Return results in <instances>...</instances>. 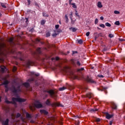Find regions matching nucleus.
Instances as JSON below:
<instances>
[{"label": "nucleus", "instance_id": "nucleus-44", "mask_svg": "<svg viewBox=\"0 0 125 125\" xmlns=\"http://www.w3.org/2000/svg\"><path fill=\"white\" fill-rule=\"evenodd\" d=\"M98 23V19H96L95 20V24H97Z\"/></svg>", "mask_w": 125, "mask_h": 125}, {"label": "nucleus", "instance_id": "nucleus-58", "mask_svg": "<svg viewBox=\"0 0 125 125\" xmlns=\"http://www.w3.org/2000/svg\"><path fill=\"white\" fill-rule=\"evenodd\" d=\"M98 90H99V91H103V90H102L101 89H100L99 88H98Z\"/></svg>", "mask_w": 125, "mask_h": 125}, {"label": "nucleus", "instance_id": "nucleus-16", "mask_svg": "<svg viewBox=\"0 0 125 125\" xmlns=\"http://www.w3.org/2000/svg\"><path fill=\"white\" fill-rule=\"evenodd\" d=\"M26 116L27 119H32V116L31 114H29L28 112L26 113Z\"/></svg>", "mask_w": 125, "mask_h": 125}, {"label": "nucleus", "instance_id": "nucleus-12", "mask_svg": "<svg viewBox=\"0 0 125 125\" xmlns=\"http://www.w3.org/2000/svg\"><path fill=\"white\" fill-rule=\"evenodd\" d=\"M23 85H24V86H25L27 88H28V87H30V83H23Z\"/></svg>", "mask_w": 125, "mask_h": 125}, {"label": "nucleus", "instance_id": "nucleus-42", "mask_svg": "<svg viewBox=\"0 0 125 125\" xmlns=\"http://www.w3.org/2000/svg\"><path fill=\"white\" fill-rule=\"evenodd\" d=\"M46 37H50V33L49 32H47L46 34Z\"/></svg>", "mask_w": 125, "mask_h": 125}, {"label": "nucleus", "instance_id": "nucleus-59", "mask_svg": "<svg viewBox=\"0 0 125 125\" xmlns=\"http://www.w3.org/2000/svg\"><path fill=\"white\" fill-rule=\"evenodd\" d=\"M100 19L101 20H104V18L103 17H101Z\"/></svg>", "mask_w": 125, "mask_h": 125}, {"label": "nucleus", "instance_id": "nucleus-31", "mask_svg": "<svg viewBox=\"0 0 125 125\" xmlns=\"http://www.w3.org/2000/svg\"><path fill=\"white\" fill-rule=\"evenodd\" d=\"M20 117H21V114L18 113L17 114V115L16 116V118H20Z\"/></svg>", "mask_w": 125, "mask_h": 125}, {"label": "nucleus", "instance_id": "nucleus-63", "mask_svg": "<svg viewBox=\"0 0 125 125\" xmlns=\"http://www.w3.org/2000/svg\"><path fill=\"white\" fill-rule=\"evenodd\" d=\"M56 60L58 61L59 60V58L58 57L56 58Z\"/></svg>", "mask_w": 125, "mask_h": 125}, {"label": "nucleus", "instance_id": "nucleus-23", "mask_svg": "<svg viewBox=\"0 0 125 125\" xmlns=\"http://www.w3.org/2000/svg\"><path fill=\"white\" fill-rule=\"evenodd\" d=\"M41 25L43 26V25H44V24H45V20H43L41 21Z\"/></svg>", "mask_w": 125, "mask_h": 125}, {"label": "nucleus", "instance_id": "nucleus-54", "mask_svg": "<svg viewBox=\"0 0 125 125\" xmlns=\"http://www.w3.org/2000/svg\"><path fill=\"white\" fill-rule=\"evenodd\" d=\"M59 28V25H55V29H58Z\"/></svg>", "mask_w": 125, "mask_h": 125}, {"label": "nucleus", "instance_id": "nucleus-4", "mask_svg": "<svg viewBox=\"0 0 125 125\" xmlns=\"http://www.w3.org/2000/svg\"><path fill=\"white\" fill-rule=\"evenodd\" d=\"M86 81L90 83H96V82L94 81V80H93L89 76H87L86 78Z\"/></svg>", "mask_w": 125, "mask_h": 125}, {"label": "nucleus", "instance_id": "nucleus-41", "mask_svg": "<svg viewBox=\"0 0 125 125\" xmlns=\"http://www.w3.org/2000/svg\"><path fill=\"white\" fill-rule=\"evenodd\" d=\"M27 0V3H28V6H29V5H30V4H31V0Z\"/></svg>", "mask_w": 125, "mask_h": 125}, {"label": "nucleus", "instance_id": "nucleus-7", "mask_svg": "<svg viewBox=\"0 0 125 125\" xmlns=\"http://www.w3.org/2000/svg\"><path fill=\"white\" fill-rule=\"evenodd\" d=\"M9 123V119H6V120L2 121V125H8Z\"/></svg>", "mask_w": 125, "mask_h": 125}, {"label": "nucleus", "instance_id": "nucleus-2", "mask_svg": "<svg viewBox=\"0 0 125 125\" xmlns=\"http://www.w3.org/2000/svg\"><path fill=\"white\" fill-rule=\"evenodd\" d=\"M45 92H47V93H49L50 94L51 97L52 98H54L55 100H56V97H57V95L55 94V92L53 90H45Z\"/></svg>", "mask_w": 125, "mask_h": 125}, {"label": "nucleus", "instance_id": "nucleus-45", "mask_svg": "<svg viewBox=\"0 0 125 125\" xmlns=\"http://www.w3.org/2000/svg\"><path fill=\"white\" fill-rule=\"evenodd\" d=\"M76 53H78V51H73L72 52V55H74V54H76Z\"/></svg>", "mask_w": 125, "mask_h": 125}, {"label": "nucleus", "instance_id": "nucleus-62", "mask_svg": "<svg viewBox=\"0 0 125 125\" xmlns=\"http://www.w3.org/2000/svg\"><path fill=\"white\" fill-rule=\"evenodd\" d=\"M28 18H26V20H25L26 23H27V22H28Z\"/></svg>", "mask_w": 125, "mask_h": 125}, {"label": "nucleus", "instance_id": "nucleus-13", "mask_svg": "<svg viewBox=\"0 0 125 125\" xmlns=\"http://www.w3.org/2000/svg\"><path fill=\"white\" fill-rule=\"evenodd\" d=\"M45 104L46 105H47V106H50V105H51V103H50V101H49V99H47L46 101Z\"/></svg>", "mask_w": 125, "mask_h": 125}, {"label": "nucleus", "instance_id": "nucleus-25", "mask_svg": "<svg viewBox=\"0 0 125 125\" xmlns=\"http://www.w3.org/2000/svg\"><path fill=\"white\" fill-rule=\"evenodd\" d=\"M115 25H116L117 26H120V21H115V22L114 23Z\"/></svg>", "mask_w": 125, "mask_h": 125}, {"label": "nucleus", "instance_id": "nucleus-10", "mask_svg": "<svg viewBox=\"0 0 125 125\" xmlns=\"http://www.w3.org/2000/svg\"><path fill=\"white\" fill-rule=\"evenodd\" d=\"M110 103L112 105V109L117 110V104H115L113 102H111Z\"/></svg>", "mask_w": 125, "mask_h": 125}, {"label": "nucleus", "instance_id": "nucleus-6", "mask_svg": "<svg viewBox=\"0 0 125 125\" xmlns=\"http://www.w3.org/2000/svg\"><path fill=\"white\" fill-rule=\"evenodd\" d=\"M35 106L37 109H40V108L42 107V104L40 103V102L37 101V103L35 104Z\"/></svg>", "mask_w": 125, "mask_h": 125}, {"label": "nucleus", "instance_id": "nucleus-27", "mask_svg": "<svg viewBox=\"0 0 125 125\" xmlns=\"http://www.w3.org/2000/svg\"><path fill=\"white\" fill-rule=\"evenodd\" d=\"M71 5H72V7L73 8H77V5H76V4L75 3H72Z\"/></svg>", "mask_w": 125, "mask_h": 125}, {"label": "nucleus", "instance_id": "nucleus-14", "mask_svg": "<svg viewBox=\"0 0 125 125\" xmlns=\"http://www.w3.org/2000/svg\"><path fill=\"white\" fill-rule=\"evenodd\" d=\"M97 111H98V109L97 108H92L90 109L91 113H94V112H97Z\"/></svg>", "mask_w": 125, "mask_h": 125}, {"label": "nucleus", "instance_id": "nucleus-21", "mask_svg": "<svg viewBox=\"0 0 125 125\" xmlns=\"http://www.w3.org/2000/svg\"><path fill=\"white\" fill-rule=\"evenodd\" d=\"M37 52L41 54L42 53V48H38L37 49Z\"/></svg>", "mask_w": 125, "mask_h": 125}, {"label": "nucleus", "instance_id": "nucleus-61", "mask_svg": "<svg viewBox=\"0 0 125 125\" xmlns=\"http://www.w3.org/2000/svg\"><path fill=\"white\" fill-rule=\"evenodd\" d=\"M8 91V88H6L5 89V92H7Z\"/></svg>", "mask_w": 125, "mask_h": 125}, {"label": "nucleus", "instance_id": "nucleus-60", "mask_svg": "<svg viewBox=\"0 0 125 125\" xmlns=\"http://www.w3.org/2000/svg\"><path fill=\"white\" fill-rule=\"evenodd\" d=\"M112 124H113V122L112 121H110L109 122V125H112Z\"/></svg>", "mask_w": 125, "mask_h": 125}, {"label": "nucleus", "instance_id": "nucleus-40", "mask_svg": "<svg viewBox=\"0 0 125 125\" xmlns=\"http://www.w3.org/2000/svg\"><path fill=\"white\" fill-rule=\"evenodd\" d=\"M89 35H90V32H89V31L86 33V37H89Z\"/></svg>", "mask_w": 125, "mask_h": 125}, {"label": "nucleus", "instance_id": "nucleus-3", "mask_svg": "<svg viewBox=\"0 0 125 125\" xmlns=\"http://www.w3.org/2000/svg\"><path fill=\"white\" fill-rule=\"evenodd\" d=\"M11 90L13 93H18V92H20L21 91V90L20 89V86H18L17 89L15 86L13 85L12 86Z\"/></svg>", "mask_w": 125, "mask_h": 125}, {"label": "nucleus", "instance_id": "nucleus-22", "mask_svg": "<svg viewBox=\"0 0 125 125\" xmlns=\"http://www.w3.org/2000/svg\"><path fill=\"white\" fill-rule=\"evenodd\" d=\"M9 83L8 82V81L6 80V81H5L2 84H3L4 85H7V84H8Z\"/></svg>", "mask_w": 125, "mask_h": 125}, {"label": "nucleus", "instance_id": "nucleus-32", "mask_svg": "<svg viewBox=\"0 0 125 125\" xmlns=\"http://www.w3.org/2000/svg\"><path fill=\"white\" fill-rule=\"evenodd\" d=\"M64 18H65L66 22L68 23V20H69V19H68V16H67V15H65Z\"/></svg>", "mask_w": 125, "mask_h": 125}, {"label": "nucleus", "instance_id": "nucleus-30", "mask_svg": "<svg viewBox=\"0 0 125 125\" xmlns=\"http://www.w3.org/2000/svg\"><path fill=\"white\" fill-rule=\"evenodd\" d=\"M105 25L106 26V27H111V24L109 22H106Z\"/></svg>", "mask_w": 125, "mask_h": 125}, {"label": "nucleus", "instance_id": "nucleus-38", "mask_svg": "<svg viewBox=\"0 0 125 125\" xmlns=\"http://www.w3.org/2000/svg\"><path fill=\"white\" fill-rule=\"evenodd\" d=\"M59 105H60V104L58 103H55L54 104V106H59Z\"/></svg>", "mask_w": 125, "mask_h": 125}, {"label": "nucleus", "instance_id": "nucleus-39", "mask_svg": "<svg viewBox=\"0 0 125 125\" xmlns=\"http://www.w3.org/2000/svg\"><path fill=\"white\" fill-rule=\"evenodd\" d=\"M99 26L101 27V28H105V25H104V24H100Z\"/></svg>", "mask_w": 125, "mask_h": 125}, {"label": "nucleus", "instance_id": "nucleus-17", "mask_svg": "<svg viewBox=\"0 0 125 125\" xmlns=\"http://www.w3.org/2000/svg\"><path fill=\"white\" fill-rule=\"evenodd\" d=\"M91 95L92 94L90 93H87L86 95V97H87L88 98H89V99H90V98H91L92 97Z\"/></svg>", "mask_w": 125, "mask_h": 125}, {"label": "nucleus", "instance_id": "nucleus-53", "mask_svg": "<svg viewBox=\"0 0 125 125\" xmlns=\"http://www.w3.org/2000/svg\"><path fill=\"white\" fill-rule=\"evenodd\" d=\"M72 1H73V0H69V3L70 5L72 4Z\"/></svg>", "mask_w": 125, "mask_h": 125}, {"label": "nucleus", "instance_id": "nucleus-19", "mask_svg": "<svg viewBox=\"0 0 125 125\" xmlns=\"http://www.w3.org/2000/svg\"><path fill=\"white\" fill-rule=\"evenodd\" d=\"M67 89V88L66 87L63 86V87H60L59 88V91H63V90H65V89Z\"/></svg>", "mask_w": 125, "mask_h": 125}, {"label": "nucleus", "instance_id": "nucleus-57", "mask_svg": "<svg viewBox=\"0 0 125 125\" xmlns=\"http://www.w3.org/2000/svg\"><path fill=\"white\" fill-rule=\"evenodd\" d=\"M30 31L31 33H32V32H34V29H33V28H32L30 29Z\"/></svg>", "mask_w": 125, "mask_h": 125}, {"label": "nucleus", "instance_id": "nucleus-56", "mask_svg": "<svg viewBox=\"0 0 125 125\" xmlns=\"http://www.w3.org/2000/svg\"><path fill=\"white\" fill-rule=\"evenodd\" d=\"M103 51V52H104V51H107V49L106 48H104Z\"/></svg>", "mask_w": 125, "mask_h": 125}, {"label": "nucleus", "instance_id": "nucleus-5", "mask_svg": "<svg viewBox=\"0 0 125 125\" xmlns=\"http://www.w3.org/2000/svg\"><path fill=\"white\" fill-rule=\"evenodd\" d=\"M34 64L35 63L34 62L28 60L27 61L26 65L27 68H30V66H33Z\"/></svg>", "mask_w": 125, "mask_h": 125}, {"label": "nucleus", "instance_id": "nucleus-28", "mask_svg": "<svg viewBox=\"0 0 125 125\" xmlns=\"http://www.w3.org/2000/svg\"><path fill=\"white\" fill-rule=\"evenodd\" d=\"M42 16H43V17H48L49 15L48 14H45V13H42Z\"/></svg>", "mask_w": 125, "mask_h": 125}, {"label": "nucleus", "instance_id": "nucleus-49", "mask_svg": "<svg viewBox=\"0 0 125 125\" xmlns=\"http://www.w3.org/2000/svg\"><path fill=\"white\" fill-rule=\"evenodd\" d=\"M96 122H100V119H99V118H97L96 119Z\"/></svg>", "mask_w": 125, "mask_h": 125}, {"label": "nucleus", "instance_id": "nucleus-43", "mask_svg": "<svg viewBox=\"0 0 125 125\" xmlns=\"http://www.w3.org/2000/svg\"><path fill=\"white\" fill-rule=\"evenodd\" d=\"M76 64L78 66H81V62H80V61H77Z\"/></svg>", "mask_w": 125, "mask_h": 125}, {"label": "nucleus", "instance_id": "nucleus-20", "mask_svg": "<svg viewBox=\"0 0 125 125\" xmlns=\"http://www.w3.org/2000/svg\"><path fill=\"white\" fill-rule=\"evenodd\" d=\"M35 81V78H31L27 80V82H28L29 83H32V82H34Z\"/></svg>", "mask_w": 125, "mask_h": 125}, {"label": "nucleus", "instance_id": "nucleus-64", "mask_svg": "<svg viewBox=\"0 0 125 125\" xmlns=\"http://www.w3.org/2000/svg\"><path fill=\"white\" fill-rule=\"evenodd\" d=\"M16 70H17L16 67H14V71H16Z\"/></svg>", "mask_w": 125, "mask_h": 125}, {"label": "nucleus", "instance_id": "nucleus-48", "mask_svg": "<svg viewBox=\"0 0 125 125\" xmlns=\"http://www.w3.org/2000/svg\"><path fill=\"white\" fill-rule=\"evenodd\" d=\"M98 37H102V33H100L98 34H97Z\"/></svg>", "mask_w": 125, "mask_h": 125}, {"label": "nucleus", "instance_id": "nucleus-11", "mask_svg": "<svg viewBox=\"0 0 125 125\" xmlns=\"http://www.w3.org/2000/svg\"><path fill=\"white\" fill-rule=\"evenodd\" d=\"M0 5H1V7H2V8H6V6H7V4H6L5 3L1 2Z\"/></svg>", "mask_w": 125, "mask_h": 125}, {"label": "nucleus", "instance_id": "nucleus-9", "mask_svg": "<svg viewBox=\"0 0 125 125\" xmlns=\"http://www.w3.org/2000/svg\"><path fill=\"white\" fill-rule=\"evenodd\" d=\"M40 112L41 114H43V115H47L48 114V112L44 109H41Z\"/></svg>", "mask_w": 125, "mask_h": 125}, {"label": "nucleus", "instance_id": "nucleus-37", "mask_svg": "<svg viewBox=\"0 0 125 125\" xmlns=\"http://www.w3.org/2000/svg\"><path fill=\"white\" fill-rule=\"evenodd\" d=\"M115 14H120V11L115 10L114 11Z\"/></svg>", "mask_w": 125, "mask_h": 125}, {"label": "nucleus", "instance_id": "nucleus-51", "mask_svg": "<svg viewBox=\"0 0 125 125\" xmlns=\"http://www.w3.org/2000/svg\"><path fill=\"white\" fill-rule=\"evenodd\" d=\"M99 37L98 36V35H96L95 37V41H96V40H97V39H98Z\"/></svg>", "mask_w": 125, "mask_h": 125}, {"label": "nucleus", "instance_id": "nucleus-36", "mask_svg": "<svg viewBox=\"0 0 125 125\" xmlns=\"http://www.w3.org/2000/svg\"><path fill=\"white\" fill-rule=\"evenodd\" d=\"M6 113H9V109L8 108H5Z\"/></svg>", "mask_w": 125, "mask_h": 125}, {"label": "nucleus", "instance_id": "nucleus-29", "mask_svg": "<svg viewBox=\"0 0 125 125\" xmlns=\"http://www.w3.org/2000/svg\"><path fill=\"white\" fill-rule=\"evenodd\" d=\"M4 71H5V67H1V71L2 73H4Z\"/></svg>", "mask_w": 125, "mask_h": 125}, {"label": "nucleus", "instance_id": "nucleus-15", "mask_svg": "<svg viewBox=\"0 0 125 125\" xmlns=\"http://www.w3.org/2000/svg\"><path fill=\"white\" fill-rule=\"evenodd\" d=\"M97 6L99 7V8H102V7H103V5H102V4L100 1L98 2Z\"/></svg>", "mask_w": 125, "mask_h": 125}, {"label": "nucleus", "instance_id": "nucleus-34", "mask_svg": "<svg viewBox=\"0 0 125 125\" xmlns=\"http://www.w3.org/2000/svg\"><path fill=\"white\" fill-rule=\"evenodd\" d=\"M34 3H35V6H37V7H38V8H40V6L39 5V3H38V2H34Z\"/></svg>", "mask_w": 125, "mask_h": 125}, {"label": "nucleus", "instance_id": "nucleus-18", "mask_svg": "<svg viewBox=\"0 0 125 125\" xmlns=\"http://www.w3.org/2000/svg\"><path fill=\"white\" fill-rule=\"evenodd\" d=\"M30 75L31 76H36V77H39V76H40V74L38 73V74H35V72H31L30 73Z\"/></svg>", "mask_w": 125, "mask_h": 125}, {"label": "nucleus", "instance_id": "nucleus-35", "mask_svg": "<svg viewBox=\"0 0 125 125\" xmlns=\"http://www.w3.org/2000/svg\"><path fill=\"white\" fill-rule=\"evenodd\" d=\"M108 37H109V38H114V35H113V34H109L108 35Z\"/></svg>", "mask_w": 125, "mask_h": 125}, {"label": "nucleus", "instance_id": "nucleus-1", "mask_svg": "<svg viewBox=\"0 0 125 125\" xmlns=\"http://www.w3.org/2000/svg\"><path fill=\"white\" fill-rule=\"evenodd\" d=\"M27 101V99H22L20 97L15 98L13 97L12 98V101H9L7 100H5V102L7 103V104H13L14 105H17V102H19L20 103H22L23 102H26Z\"/></svg>", "mask_w": 125, "mask_h": 125}, {"label": "nucleus", "instance_id": "nucleus-8", "mask_svg": "<svg viewBox=\"0 0 125 125\" xmlns=\"http://www.w3.org/2000/svg\"><path fill=\"white\" fill-rule=\"evenodd\" d=\"M105 116H106V119H107V120H110V119H111V118H113L114 115H113L112 114V115L109 114L108 113H106Z\"/></svg>", "mask_w": 125, "mask_h": 125}, {"label": "nucleus", "instance_id": "nucleus-50", "mask_svg": "<svg viewBox=\"0 0 125 125\" xmlns=\"http://www.w3.org/2000/svg\"><path fill=\"white\" fill-rule=\"evenodd\" d=\"M98 77H99V78H104V76L102 75H99Z\"/></svg>", "mask_w": 125, "mask_h": 125}, {"label": "nucleus", "instance_id": "nucleus-46", "mask_svg": "<svg viewBox=\"0 0 125 125\" xmlns=\"http://www.w3.org/2000/svg\"><path fill=\"white\" fill-rule=\"evenodd\" d=\"M83 70H84V68L82 67L81 68L79 69L78 71H83Z\"/></svg>", "mask_w": 125, "mask_h": 125}, {"label": "nucleus", "instance_id": "nucleus-55", "mask_svg": "<svg viewBox=\"0 0 125 125\" xmlns=\"http://www.w3.org/2000/svg\"><path fill=\"white\" fill-rule=\"evenodd\" d=\"M76 13H75V15L76 16H78V17H80V15L78 14V11H76Z\"/></svg>", "mask_w": 125, "mask_h": 125}, {"label": "nucleus", "instance_id": "nucleus-24", "mask_svg": "<svg viewBox=\"0 0 125 125\" xmlns=\"http://www.w3.org/2000/svg\"><path fill=\"white\" fill-rule=\"evenodd\" d=\"M78 43H79V44H83V40L80 39L79 40L77 41Z\"/></svg>", "mask_w": 125, "mask_h": 125}, {"label": "nucleus", "instance_id": "nucleus-52", "mask_svg": "<svg viewBox=\"0 0 125 125\" xmlns=\"http://www.w3.org/2000/svg\"><path fill=\"white\" fill-rule=\"evenodd\" d=\"M56 36H57V33H54L52 34V37H56Z\"/></svg>", "mask_w": 125, "mask_h": 125}, {"label": "nucleus", "instance_id": "nucleus-33", "mask_svg": "<svg viewBox=\"0 0 125 125\" xmlns=\"http://www.w3.org/2000/svg\"><path fill=\"white\" fill-rule=\"evenodd\" d=\"M9 42H10V43H13V38H10Z\"/></svg>", "mask_w": 125, "mask_h": 125}, {"label": "nucleus", "instance_id": "nucleus-47", "mask_svg": "<svg viewBox=\"0 0 125 125\" xmlns=\"http://www.w3.org/2000/svg\"><path fill=\"white\" fill-rule=\"evenodd\" d=\"M119 41H120V42H125V40L119 38Z\"/></svg>", "mask_w": 125, "mask_h": 125}, {"label": "nucleus", "instance_id": "nucleus-26", "mask_svg": "<svg viewBox=\"0 0 125 125\" xmlns=\"http://www.w3.org/2000/svg\"><path fill=\"white\" fill-rule=\"evenodd\" d=\"M71 29H72V32H77L78 28H70V30H71Z\"/></svg>", "mask_w": 125, "mask_h": 125}]
</instances>
